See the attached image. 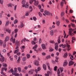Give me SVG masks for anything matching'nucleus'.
I'll return each instance as SVG.
<instances>
[{
  "label": "nucleus",
  "instance_id": "f257e3e1",
  "mask_svg": "<svg viewBox=\"0 0 76 76\" xmlns=\"http://www.w3.org/2000/svg\"><path fill=\"white\" fill-rule=\"evenodd\" d=\"M73 30V29L72 28H69V34L70 36H72V35H73V34L72 33Z\"/></svg>",
  "mask_w": 76,
  "mask_h": 76
},
{
  "label": "nucleus",
  "instance_id": "f03ea898",
  "mask_svg": "<svg viewBox=\"0 0 76 76\" xmlns=\"http://www.w3.org/2000/svg\"><path fill=\"white\" fill-rule=\"evenodd\" d=\"M9 39H10V37L9 36H7L5 39L4 43H6L7 41H8L9 40Z\"/></svg>",
  "mask_w": 76,
  "mask_h": 76
},
{
  "label": "nucleus",
  "instance_id": "7ed1b4c3",
  "mask_svg": "<svg viewBox=\"0 0 76 76\" xmlns=\"http://www.w3.org/2000/svg\"><path fill=\"white\" fill-rule=\"evenodd\" d=\"M47 74H45V76H49V75H50V76H51L52 75V72L51 71H48L47 72Z\"/></svg>",
  "mask_w": 76,
  "mask_h": 76
},
{
  "label": "nucleus",
  "instance_id": "20e7f679",
  "mask_svg": "<svg viewBox=\"0 0 76 76\" xmlns=\"http://www.w3.org/2000/svg\"><path fill=\"white\" fill-rule=\"evenodd\" d=\"M15 40L16 39H15V38L13 39V37H12L10 39L11 42H12L13 43H15Z\"/></svg>",
  "mask_w": 76,
  "mask_h": 76
},
{
  "label": "nucleus",
  "instance_id": "39448f33",
  "mask_svg": "<svg viewBox=\"0 0 76 76\" xmlns=\"http://www.w3.org/2000/svg\"><path fill=\"white\" fill-rule=\"evenodd\" d=\"M22 7H25L26 8H28L29 7V5L28 3H26V5L25 4H24L22 5Z\"/></svg>",
  "mask_w": 76,
  "mask_h": 76
},
{
  "label": "nucleus",
  "instance_id": "423d86ee",
  "mask_svg": "<svg viewBox=\"0 0 76 76\" xmlns=\"http://www.w3.org/2000/svg\"><path fill=\"white\" fill-rule=\"evenodd\" d=\"M55 50H56V51H57V50H58V44H57V43H55Z\"/></svg>",
  "mask_w": 76,
  "mask_h": 76
},
{
  "label": "nucleus",
  "instance_id": "0eeeda50",
  "mask_svg": "<svg viewBox=\"0 0 76 76\" xmlns=\"http://www.w3.org/2000/svg\"><path fill=\"white\" fill-rule=\"evenodd\" d=\"M34 72V69L31 70L29 71V75H32Z\"/></svg>",
  "mask_w": 76,
  "mask_h": 76
},
{
  "label": "nucleus",
  "instance_id": "6e6552de",
  "mask_svg": "<svg viewBox=\"0 0 76 76\" xmlns=\"http://www.w3.org/2000/svg\"><path fill=\"white\" fill-rule=\"evenodd\" d=\"M42 47L43 49V50H45V49H46V47H45V45L44 44H42Z\"/></svg>",
  "mask_w": 76,
  "mask_h": 76
},
{
  "label": "nucleus",
  "instance_id": "1a4fd4ad",
  "mask_svg": "<svg viewBox=\"0 0 76 76\" xmlns=\"http://www.w3.org/2000/svg\"><path fill=\"white\" fill-rule=\"evenodd\" d=\"M74 62H73V61H71L69 63V66H72L74 64Z\"/></svg>",
  "mask_w": 76,
  "mask_h": 76
},
{
  "label": "nucleus",
  "instance_id": "9d476101",
  "mask_svg": "<svg viewBox=\"0 0 76 76\" xmlns=\"http://www.w3.org/2000/svg\"><path fill=\"white\" fill-rule=\"evenodd\" d=\"M61 39L60 36H59V37H58V39L57 40L58 42V44H60V42H61V40H60Z\"/></svg>",
  "mask_w": 76,
  "mask_h": 76
},
{
  "label": "nucleus",
  "instance_id": "9b49d317",
  "mask_svg": "<svg viewBox=\"0 0 76 76\" xmlns=\"http://www.w3.org/2000/svg\"><path fill=\"white\" fill-rule=\"evenodd\" d=\"M34 63H35V65L36 66H38L39 62L37 60H35V62H34Z\"/></svg>",
  "mask_w": 76,
  "mask_h": 76
},
{
  "label": "nucleus",
  "instance_id": "f8f14e48",
  "mask_svg": "<svg viewBox=\"0 0 76 76\" xmlns=\"http://www.w3.org/2000/svg\"><path fill=\"white\" fill-rule=\"evenodd\" d=\"M44 13L46 15H50V12L47 11V10H45L44 11Z\"/></svg>",
  "mask_w": 76,
  "mask_h": 76
},
{
  "label": "nucleus",
  "instance_id": "ddd939ff",
  "mask_svg": "<svg viewBox=\"0 0 76 76\" xmlns=\"http://www.w3.org/2000/svg\"><path fill=\"white\" fill-rule=\"evenodd\" d=\"M43 67L45 70H47V66H46V65H45V64H43Z\"/></svg>",
  "mask_w": 76,
  "mask_h": 76
},
{
  "label": "nucleus",
  "instance_id": "4468645a",
  "mask_svg": "<svg viewBox=\"0 0 76 76\" xmlns=\"http://www.w3.org/2000/svg\"><path fill=\"white\" fill-rule=\"evenodd\" d=\"M24 26V24H23V23H22L20 25V26H18L19 28H23Z\"/></svg>",
  "mask_w": 76,
  "mask_h": 76
},
{
  "label": "nucleus",
  "instance_id": "2eb2a0df",
  "mask_svg": "<svg viewBox=\"0 0 76 76\" xmlns=\"http://www.w3.org/2000/svg\"><path fill=\"white\" fill-rule=\"evenodd\" d=\"M67 65V61H65V62L64 63L63 66L64 67V66H66Z\"/></svg>",
  "mask_w": 76,
  "mask_h": 76
},
{
  "label": "nucleus",
  "instance_id": "dca6fc26",
  "mask_svg": "<svg viewBox=\"0 0 76 76\" xmlns=\"http://www.w3.org/2000/svg\"><path fill=\"white\" fill-rule=\"evenodd\" d=\"M34 5L35 6H37L38 4V1H34Z\"/></svg>",
  "mask_w": 76,
  "mask_h": 76
},
{
  "label": "nucleus",
  "instance_id": "f3484780",
  "mask_svg": "<svg viewBox=\"0 0 76 76\" xmlns=\"http://www.w3.org/2000/svg\"><path fill=\"white\" fill-rule=\"evenodd\" d=\"M6 32H8L9 34H10L11 32V30H9V28H7L6 29Z\"/></svg>",
  "mask_w": 76,
  "mask_h": 76
},
{
  "label": "nucleus",
  "instance_id": "a211bd4d",
  "mask_svg": "<svg viewBox=\"0 0 76 76\" xmlns=\"http://www.w3.org/2000/svg\"><path fill=\"white\" fill-rule=\"evenodd\" d=\"M4 42L1 40H0V46L1 47L2 46Z\"/></svg>",
  "mask_w": 76,
  "mask_h": 76
},
{
  "label": "nucleus",
  "instance_id": "6ab92c4d",
  "mask_svg": "<svg viewBox=\"0 0 76 76\" xmlns=\"http://www.w3.org/2000/svg\"><path fill=\"white\" fill-rule=\"evenodd\" d=\"M4 70H5V71H6V70H7V68H2V69H1V71L2 72H3V71H4Z\"/></svg>",
  "mask_w": 76,
  "mask_h": 76
},
{
  "label": "nucleus",
  "instance_id": "aec40b11",
  "mask_svg": "<svg viewBox=\"0 0 76 76\" xmlns=\"http://www.w3.org/2000/svg\"><path fill=\"white\" fill-rule=\"evenodd\" d=\"M36 1V0H29V3L30 4H32L34 1Z\"/></svg>",
  "mask_w": 76,
  "mask_h": 76
},
{
  "label": "nucleus",
  "instance_id": "412c9836",
  "mask_svg": "<svg viewBox=\"0 0 76 76\" xmlns=\"http://www.w3.org/2000/svg\"><path fill=\"white\" fill-rule=\"evenodd\" d=\"M19 49H16V50H15L14 51V53L16 54V53H17L18 52H19Z\"/></svg>",
  "mask_w": 76,
  "mask_h": 76
},
{
  "label": "nucleus",
  "instance_id": "4be33fe9",
  "mask_svg": "<svg viewBox=\"0 0 76 76\" xmlns=\"http://www.w3.org/2000/svg\"><path fill=\"white\" fill-rule=\"evenodd\" d=\"M0 58V61H1V62H3V61H4V57H2Z\"/></svg>",
  "mask_w": 76,
  "mask_h": 76
},
{
  "label": "nucleus",
  "instance_id": "5701e85b",
  "mask_svg": "<svg viewBox=\"0 0 76 76\" xmlns=\"http://www.w3.org/2000/svg\"><path fill=\"white\" fill-rule=\"evenodd\" d=\"M50 34L51 36H53L54 34V32L53 30H51L50 31Z\"/></svg>",
  "mask_w": 76,
  "mask_h": 76
},
{
  "label": "nucleus",
  "instance_id": "b1692460",
  "mask_svg": "<svg viewBox=\"0 0 76 76\" xmlns=\"http://www.w3.org/2000/svg\"><path fill=\"white\" fill-rule=\"evenodd\" d=\"M56 25H57V26H59V25H60V21H58L56 22Z\"/></svg>",
  "mask_w": 76,
  "mask_h": 76
},
{
  "label": "nucleus",
  "instance_id": "393cba45",
  "mask_svg": "<svg viewBox=\"0 0 76 76\" xmlns=\"http://www.w3.org/2000/svg\"><path fill=\"white\" fill-rule=\"evenodd\" d=\"M19 45H19V44H17L15 47V50L16 49H18V48H19Z\"/></svg>",
  "mask_w": 76,
  "mask_h": 76
},
{
  "label": "nucleus",
  "instance_id": "a878e982",
  "mask_svg": "<svg viewBox=\"0 0 76 76\" xmlns=\"http://www.w3.org/2000/svg\"><path fill=\"white\" fill-rule=\"evenodd\" d=\"M67 56V53H65L63 56L64 58H66Z\"/></svg>",
  "mask_w": 76,
  "mask_h": 76
},
{
  "label": "nucleus",
  "instance_id": "bb28decb",
  "mask_svg": "<svg viewBox=\"0 0 76 76\" xmlns=\"http://www.w3.org/2000/svg\"><path fill=\"white\" fill-rule=\"evenodd\" d=\"M47 65L48 66V69L49 70H51V69H50V64L49 63H47Z\"/></svg>",
  "mask_w": 76,
  "mask_h": 76
},
{
  "label": "nucleus",
  "instance_id": "cd10ccee",
  "mask_svg": "<svg viewBox=\"0 0 76 76\" xmlns=\"http://www.w3.org/2000/svg\"><path fill=\"white\" fill-rule=\"evenodd\" d=\"M59 69L61 73H62V72L63 71V67H60Z\"/></svg>",
  "mask_w": 76,
  "mask_h": 76
},
{
  "label": "nucleus",
  "instance_id": "c85d7f7f",
  "mask_svg": "<svg viewBox=\"0 0 76 76\" xmlns=\"http://www.w3.org/2000/svg\"><path fill=\"white\" fill-rule=\"evenodd\" d=\"M17 69H18V71L20 72H22V71H21V68H20V67H18L17 68Z\"/></svg>",
  "mask_w": 76,
  "mask_h": 76
},
{
  "label": "nucleus",
  "instance_id": "c756f323",
  "mask_svg": "<svg viewBox=\"0 0 76 76\" xmlns=\"http://www.w3.org/2000/svg\"><path fill=\"white\" fill-rule=\"evenodd\" d=\"M16 71L15 70H14L12 72V75H16Z\"/></svg>",
  "mask_w": 76,
  "mask_h": 76
},
{
  "label": "nucleus",
  "instance_id": "7c9ffc66",
  "mask_svg": "<svg viewBox=\"0 0 76 76\" xmlns=\"http://www.w3.org/2000/svg\"><path fill=\"white\" fill-rule=\"evenodd\" d=\"M26 47L24 45H23L22 46L21 48V49L22 50H23Z\"/></svg>",
  "mask_w": 76,
  "mask_h": 76
},
{
  "label": "nucleus",
  "instance_id": "2f4dec72",
  "mask_svg": "<svg viewBox=\"0 0 76 76\" xmlns=\"http://www.w3.org/2000/svg\"><path fill=\"white\" fill-rule=\"evenodd\" d=\"M51 58V56L50 55H48L46 57V59H48V58Z\"/></svg>",
  "mask_w": 76,
  "mask_h": 76
},
{
  "label": "nucleus",
  "instance_id": "473e14b6",
  "mask_svg": "<svg viewBox=\"0 0 76 76\" xmlns=\"http://www.w3.org/2000/svg\"><path fill=\"white\" fill-rule=\"evenodd\" d=\"M37 47H38V45H35L34 46L33 48V49L35 48L37 49Z\"/></svg>",
  "mask_w": 76,
  "mask_h": 76
},
{
  "label": "nucleus",
  "instance_id": "72a5a7b5",
  "mask_svg": "<svg viewBox=\"0 0 76 76\" xmlns=\"http://www.w3.org/2000/svg\"><path fill=\"white\" fill-rule=\"evenodd\" d=\"M26 1L25 0H22L21 3L22 4H25Z\"/></svg>",
  "mask_w": 76,
  "mask_h": 76
},
{
  "label": "nucleus",
  "instance_id": "f704fd0d",
  "mask_svg": "<svg viewBox=\"0 0 76 76\" xmlns=\"http://www.w3.org/2000/svg\"><path fill=\"white\" fill-rule=\"evenodd\" d=\"M22 60H23V61H26V57H24L23 58Z\"/></svg>",
  "mask_w": 76,
  "mask_h": 76
},
{
  "label": "nucleus",
  "instance_id": "c9c22d12",
  "mask_svg": "<svg viewBox=\"0 0 76 76\" xmlns=\"http://www.w3.org/2000/svg\"><path fill=\"white\" fill-rule=\"evenodd\" d=\"M33 19L34 20V21H36L37 20V18L35 17H34L33 18Z\"/></svg>",
  "mask_w": 76,
  "mask_h": 76
},
{
  "label": "nucleus",
  "instance_id": "e433bc0d",
  "mask_svg": "<svg viewBox=\"0 0 76 76\" xmlns=\"http://www.w3.org/2000/svg\"><path fill=\"white\" fill-rule=\"evenodd\" d=\"M31 44L33 45H35L36 44V43L35 42H34V41H31Z\"/></svg>",
  "mask_w": 76,
  "mask_h": 76
},
{
  "label": "nucleus",
  "instance_id": "4c0bfd02",
  "mask_svg": "<svg viewBox=\"0 0 76 76\" xmlns=\"http://www.w3.org/2000/svg\"><path fill=\"white\" fill-rule=\"evenodd\" d=\"M13 72V69H11L9 72V73H12Z\"/></svg>",
  "mask_w": 76,
  "mask_h": 76
},
{
  "label": "nucleus",
  "instance_id": "58836bf2",
  "mask_svg": "<svg viewBox=\"0 0 76 76\" xmlns=\"http://www.w3.org/2000/svg\"><path fill=\"white\" fill-rule=\"evenodd\" d=\"M19 61H20V56H19L18 57V60H17L18 62V63H19Z\"/></svg>",
  "mask_w": 76,
  "mask_h": 76
},
{
  "label": "nucleus",
  "instance_id": "ea45409f",
  "mask_svg": "<svg viewBox=\"0 0 76 76\" xmlns=\"http://www.w3.org/2000/svg\"><path fill=\"white\" fill-rule=\"evenodd\" d=\"M18 22V20L17 19H16L14 21V23L15 24H16V23H17Z\"/></svg>",
  "mask_w": 76,
  "mask_h": 76
},
{
  "label": "nucleus",
  "instance_id": "a19ab883",
  "mask_svg": "<svg viewBox=\"0 0 76 76\" xmlns=\"http://www.w3.org/2000/svg\"><path fill=\"white\" fill-rule=\"evenodd\" d=\"M26 56L27 57V58H29V57H30V54H27Z\"/></svg>",
  "mask_w": 76,
  "mask_h": 76
},
{
  "label": "nucleus",
  "instance_id": "79ce46f5",
  "mask_svg": "<svg viewBox=\"0 0 76 76\" xmlns=\"http://www.w3.org/2000/svg\"><path fill=\"white\" fill-rule=\"evenodd\" d=\"M57 69V66H55L54 67V71H56Z\"/></svg>",
  "mask_w": 76,
  "mask_h": 76
},
{
  "label": "nucleus",
  "instance_id": "37998d69",
  "mask_svg": "<svg viewBox=\"0 0 76 76\" xmlns=\"http://www.w3.org/2000/svg\"><path fill=\"white\" fill-rule=\"evenodd\" d=\"M0 3L1 4H3V0H0Z\"/></svg>",
  "mask_w": 76,
  "mask_h": 76
},
{
  "label": "nucleus",
  "instance_id": "c03bdc74",
  "mask_svg": "<svg viewBox=\"0 0 76 76\" xmlns=\"http://www.w3.org/2000/svg\"><path fill=\"white\" fill-rule=\"evenodd\" d=\"M29 9H31L30 11V12H32V6H30L29 7Z\"/></svg>",
  "mask_w": 76,
  "mask_h": 76
},
{
  "label": "nucleus",
  "instance_id": "a18cd8bd",
  "mask_svg": "<svg viewBox=\"0 0 76 76\" xmlns=\"http://www.w3.org/2000/svg\"><path fill=\"white\" fill-rule=\"evenodd\" d=\"M37 70L39 72V71H40V70H41V67H40L39 66L37 68Z\"/></svg>",
  "mask_w": 76,
  "mask_h": 76
},
{
  "label": "nucleus",
  "instance_id": "49530a36",
  "mask_svg": "<svg viewBox=\"0 0 76 76\" xmlns=\"http://www.w3.org/2000/svg\"><path fill=\"white\" fill-rule=\"evenodd\" d=\"M42 56H45V55H46V53H45V52H43V53H42Z\"/></svg>",
  "mask_w": 76,
  "mask_h": 76
},
{
  "label": "nucleus",
  "instance_id": "de8ad7c7",
  "mask_svg": "<svg viewBox=\"0 0 76 76\" xmlns=\"http://www.w3.org/2000/svg\"><path fill=\"white\" fill-rule=\"evenodd\" d=\"M66 47L68 48H69L70 47V46L69 45H68V44H67V43H66Z\"/></svg>",
  "mask_w": 76,
  "mask_h": 76
},
{
  "label": "nucleus",
  "instance_id": "09e8293b",
  "mask_svg": "<svg viewBox=\"0 0 76 76\" xmlns=\"http://www.w3.org/2000/svg\"><path fill=\"white\" fill-rule=\"evenodd\" d=\"M63 4H64V2L63 1H61V6H63Z\"/></svg>",
  "mask_w": 76,
  "mask_h": 76
},
{
  "label": "nucleus",
  "instance_id": "8fccbe9b",
  "mask_svg": "<svg viewBox=\"0 0 76 76\" xmlns=\"http://www.w3.org/2000/svg\"><path fill=\"white\" fill-rule=\"evenodd\" d=\"M16 44H17V45H18V44H19V45H20V42H18V40H16Z\"/></svg>",
  "mask_w": 76,
  "mask_h": 76
},
{
  "label": "nucleus",
  "instance_id": "3c124183",
  "mask_svg": "<svg viewBox=\"0 0 76 76\" xmlns=\"http://www.w3.org/2000/svg\"><path fill=\"white\" fill-rule=\"evenodd\" d=\"M6 43H4L3 44V47L4 48H5L6 47Z\"/></svg>",
  "mask_w": 76,
  "mask_h": 76
},
{
  "label": "nucleus",
  "instance_id": "603ef678",
  "mask_svg": "<svg viewBox=\"0 0 76 76\" xmlns=\"http://www.w3.org/2000/svg\"><path fill=\"white\" fill-rule=\"evenodd\" d=\"M15 33H16L18 32V29H15Z\"/></svg>",
  "mask_w": 76,
  "mask_h": 76
},
{
  "label": "nucleus",
  "instance_id": "864d4df0",
  "mask_svg": "<svg viewBox=\"0 0 76 76\" xmlns=\"http://www.w3.org/2000/svg\"><path fill=\"white\" fill-rule=\"evenodd\" d=\"M70 58L72 60H73V55H72L71 57H70Z\"/></svg>",
  "mask_w": 76,
  "mask_h": 76
},
{
  "label": "nucleus",
  "instance_id": "5fc2aeb1",
  "mask_svg": "<svg viewBox=\"0 0 76 76\" xmlns=\"http://www.w3.org/2000/svg\"><path fill=\"white\" fill-rule=\"evenodd\" d=\"M8 25H9V21H7L6 22V24L5 25L6 26H7Z\"/></svg>",
  "mask_w": 76,
  "mask_h": 76
},
{
  "label": "nucleus",
  "instance_id": "6e6d98bb",
  "mask_svg": "<svg viewBox=\"0 0 76 76\" xmlns=\"http://www.w3.org/2000/svg\"><path fill=\"white\" fill-rule=\"evenodd\" d=\"M33 76H40V75L39 74H36L34 75Z\"/></svg>",
  "mask_w": 76,
  "mask_h": 76
},
{
  "label": "nucleus",
  "instance_id": "4d7b16f0",
  "mask_svg": "<svg viewBox=\"0 0 76 76\" xmlns=\"http://www.w3.org/2000/svg\"><path fill=\"white\" fill-rule=\"evenodd\" d=\"M39 44H41V38H40L39 39Z\"/></svg>",
  "mask_w": 76,
  "mask_h": 76
},
{
  "label": "nucleus",
  "instance_id": "13d9d810",
  "mask_svg": "<svg viewBox=\"0 0 76 76\" xmlns=\"http://www.w3.org/2000/svg\"><path fill=\"white\" fill-rule=\"evenodd\" d=\"M7 6L8 7H12V4H9L7 5Z\"/></svg>",
  "mask_w": 76,
  "mask_h": 76
},
{
  "label": "nucleus",
  "instance_id": "bf43d9fd",
  "mask_svg": "<svg viewBox=\"0 0 76 76\" xmlns=\"http://www.w3.org/2000/svg\"><path fill=\"white\" fill-rule=\"evenodd\" d=\"M64 15V12H62L61 13V16H63V15Z\"/></svg>",
  "mask_w": 76,
  "mask_h": 76
},
{
  "label": "nucleus",
  "instance_id": "052dcab7",
  "mask_svg": "<svg viewBox=\"0 0 76 76\" xmlns=\"http://www.w3.org/2000/svg\"><path fill=\"white\" fill-rule=\"evenodd\" d=\"M39 16H40V17H41L42 16V14H41V12H39Z\"/></svg>",
  "mask_w": 76,
  "mask_h": 76
},
{
  "label": "nucleus",
  "instance_id": "680f3d73",
  "mask_svg": "<svg viewBox=\"0 0 76 76\" xmlns=\"http://www.w3.org/2000/svg\"><path fill=\"white\" fill-rule=\"evenodd\" d=\"M33 49V50H34V51H36V53H38V50H36V49H35V48H34V49Z\"/></svg>",
  "mask_w": 76,
  "mask_h": 76
},
{
  "label": "nucleus",
  "instance_id": "e2e57ef3",
  "mask_svg": "<svg viewBox=\"0 0 76 76\" xmlns=\"http://www.w3.org/2000/svg\"><path fill=\"white\" fill-rule=\"evenodd\" d=\"M34 41H37V38L36 37H34Z\"/></svg>",
  "mask_w": 76,
  "mask_h": 76
},
{
  "label": "nucleus",
  "instance_id": "0e129e2a",
  "mask_svg": "<svg viewBox=\"0 0 76 76\" xmlns=\"http://www.w3.org/2000/svg\"><path fill=\"white\" fill-rule=\"evenodd\" d=\"M72 40H74V41H76V39H75V38L74 37H73L72 38Z\"/></svg>",
  "mask_w": 76,
  "mask_h": 76
},
{
  "label": "nucleus",
  "instance_id": "69168bd1",
  "mask_svg": "<svg viewBox=\"0 0 76 76\" xmlns=\"http://www.w3.org/2000/svg\"><path fill=\"white\" fill-rule=\"evenodd\" d=\"M54 51V49H50L49 50V51H50V52H51L52 51Z\"/></svg>",
  "mask_w": 76,
  "mask_h": 76
},
{
  "label": "nucleus",
  "instance_id": "338daca9",
  "mask_svg": "<svg viewBox=\"0 0 76 76\" xmlns=\"http://www.w3.org/2000/svg\"><path fill=\"white\" fill-rule=\"evenodd\" d=\"M17 55L18 56H20V52H19L18 53H17Z\"/></svg>",
  "mask_w": 76,
  "mask_h": 76
},
{
  "label": "nucleus",
  "instance_id": "774afa93",
  "mask_svg": "<svg viewBox=\"0 0 76 76\" xmlns=\"http://www.w3.org/2000/svg\"><path fill=\"white\" fill-rule=\"evenodd\" d=\"M22 72L23 73H26V71L25 70H23L22 71Z\"/></svg>",
  "mask_w": 76,
  "mask_h": 76
}]
</instances>
